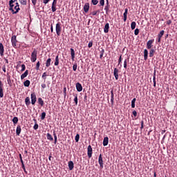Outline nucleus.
Masks as SVG:
<instances>
[{"label":"nucleus","instance_id":"1","mask_svg":"<svg viewBox=\"0 0 177 177\" xmlns=\"http://www.w3.org/2000/svg\"><path fill=\"white\" fill-rule=\"evenodd\" d=\"M37 55H38V51L35 49L30 55V60L32 63H35V62H37Z\"/></svg>","mask_w":177,"mask_h":177},{"label":"nucleus","instance_id":"2","mask_svg":"<svg viewBox=\"0 0 177 177\" xmlns=\"http://www.w3.org/2000/svg\"><path fill=\"white\" fill-rule=\"evenodd\" d=\"M55 30L57 32V35L60 37V34H62V24L60 22H57L55 27Z\"/></svg>","mask_w":177,"mask_h":177},{"label":"nucleus","instance_id":"3","mask_svg":"<svg viewBox=\"0 0 177 177\" xmlns=\"http://www.w3.org/2000/svg\"><path fill=\"white\" fill-rule=\"evenodd\" d=\"M11 42H12V46H13V48H17V39H16V35L12 36Z\"/></svg>","mask_w":177,"mask_h":177},{"label":"nucleus","instance_id":"4","mask_svg":"<svg viewBox=\"0 0 177 177\" xmlns=\"http://www.w3.org/2000/svg\"><path fill=\"white\" fill-rule=\"evenodd\" d=\"M30 99L32 104H35V103L37 102V95L35 94V93H31Z\"/></svg>","mask_w":177,"mask_h":177},{"label":"nucleus","instance_id":"5","mask_svg":"<svg viewBox=\"0 0 177 177\" xmlns=\"http://www.w3.org/2000/svg\"><path fill=\"white\" fill-rule=\"evenodd\" d=\"M92 153H93L92 146L88 145L87 147V156L88 158H91L92 157Z\"/></svg>","mask_w":177,"mask_h":177},{"label":"nucleus","instance_id":"6","mask_svg":"<svg viewBox=\"0 0 177 177\" xmlns=\"http://www.w3.org/2000/svg\"><path fill=\"white\" fill-rule=\"evenodd\" d=\"M98 162L100 164V167L101 168V169H103L104 163H103V157L102 156V153H100L99 156Z\"/></svg>","mask_w":177,"mask_h":177},{"label":"nucleus","instance_id":"7","mask_svg":"<svg viewBox=\"0 0 177 177\" xmlns=\"http://www.w3.org/2000/svg\"><path fill=\"white\" fill-rule=\"evenodd\" d=\"M154 42V39L149 40L147 42V48L151 49L153 48V43Z\"/></svg>","mask_w":177,"mask_h":177},{"label":"nucleus","instance_id":"8","mask_svg":"<svg viewBox=\"0 0 177 177\" xmlns=\"http://www.w3.org/2000/svg\"><path fill=\"white\" fill-rule=\"evenodd\" d=\"M0 97H3V84L0 80Z\"/></svg>","mask_w":177,"mask_h":177},{"label":"nucleus","instance_id":"9","mask_svg":"<svg viewBox=\"0 0 177 177\" xmlns=\"http://www.w3.org/2000/svg\"><path fill=\"white\" fill-rule=\"evenodd\" d=\"M57 4V0H53V2L52 3V12H56V5Z\"/></svg>","mask_w":177,"mask_h":177},{"label":"nucleus","instance_id":"10","mask_svg":"<svg viewBox=\"0 0 177 177\" xmlns=\"http://www.w3.org/2000/svg\"><path fill=\"white\" fill-rule=\"evenodd\" d=\"M4 53L5 48L3 47V44L2 43H0V56L3 57Z\"/></svg>","mask_w":177,"mask_h":177},{"label":"nucleus","instance_id":"11","mask_svg":"<svg viewBox=\"0 0 177 177\" xmlns=\"http://www.w3.org/2000/svg\"><path fill=\"white\" fill-rule=\"evenodd\" d=\"M162 35H164V30H161L160 32V33L158 35L157 41L158 42V44H160V42H161V38H162Z\"/></svg>","mask_w":177,"mask_h":177},{"label":"nucleus","instance_id":"12","mask_svg":"<svg viewBox=\"0 0 177 177\" xmlns=\"http://www.w3.org/2000/svg\"><path fill=\"white\" fill-rule=\"evenodd\" d=\"M76 89L77 92H82V85L80 82L76 83Z\"/></svg>","mask_w":177,"mask_h":177},{"label":"nucleus","instance_id":"13","mask_svg":"<svg viewBox=\"0 0 177 177\" xmlns=\"http://www.w3.org/2000/svg\"><path fill=\"white\" fill-rule=\"evenodd\" d=\"M84 12L88 13L89 12V3H86L84 6Z\"/></svg>","mask_w":177,"mask_h":177},{"label":"nucleus","instance_id":"14","mask_svg":"<svg viewBox=\"0 0 177 177\" xmlns=\"http://www.w3.org/2000/svg\"><path fill=\"white\" fill-rule=\"evenodd\" d=\"M109 28H110V24L109 23H106L104 28V32H105V34H107V32H109Z\"/></svg>","mask_w":177,"mask_h":177},{"label":"nucleus","instance_id":"15","mask_svg":"<svg viewBox=\"0 0 177 177\" xmlns=\"http://www.w3.org/2000/svg\"><path fill=\"white\" fill-rule=\"evenodd\" d=\"M68 167L70 171H73V169H74V162L73 161H69Z\"/></svg>","mask_w":177,"mask_h":177},{"label":"nucleus","instance_id":"16","mask_svg":"<svg viewBox=\"0 0 177 177\" xmlns=\"http://www.w3.org/2000/svg\"><path fill=\"white\" fill-rule=\"evenodd\" d=\"M118 73H119L118 68H115L113 70V75L115 80H118Z\"/></svg>","mask_w":177,"mask_h":177},{"label":"nucleus","instance_id":"17","mask_svg":"<svg viewBox=\"0 0 177 177\" xmlns=\"http://www.w3.org/2000/svg\"><path fill=\"white\" fill-rule=\"evenodd\" d=\"M16 133L17 136H20V133H21V127L20 125L17 127Z\"/></svg>","mask_w":177,"mask_h":177},{"label":"nucleus","instance_id":"18","mask_svg":"<svg viewBox=\"0 0 177 177\" xmlns=\"http://www.w3.org/2000/svg\"><path fill=\"white\" fill-rule=\"evenodd\" d=\"M71 59L74 62V59H75V51H74V48H71Z\"/></svg>","mask_w":177,"mask_h":177},{"label":"nucleus","instance_id":"19","mask_svg":"<svg viewBox=\"0 0 177 177\" xmlns=\"http://www.w3.org/2000/svg\"><path fill=\"white\" fill-rule=\"evenodd\" d=\"M15 10H13V11H12V15H16L17 13H19V10H20V7L19 6H15Z\"/></svg>","mask_w":177,"mask_h":177},{"label":"nucleus","instance_id":"20","mask_svg":"<svg viewBox=\"0 0 177 177\" xmlns=\"http://www.w3.org/2000/svg\"><path fill=\"white\" fill-rule=\"evenodd\" d=\"M14 3H15V1L13 0H10L9 1V5H10L9 10H10L11 12H13V6H15V5H13Z\"/></svg>","mask_w":177,"mask_h":177},{"label":"nucleus","instance_id":"21","mask_svg":"<svg viewBox=\"0 0 177 177\" xmlns=\"http://www.w3.org/2000/svg\"><path fill=\"white\" fill-rule=\"evenodd\" d=\"M25 104L28 107L31 104V101H30V97H26L25 99Z\"/></svg>","mask_w":177,"mask_h":177},{"label":"nucleus","instance_id":"22","mask_svg":"<svg viewBox=\"0 0 177 177\" xmlns=\"http://www.w3.org/2000/svg\"><path fill=\"white\" fill-rule=\"evenodd\" d=\"M111 102L112 104H114V91H111Z\"/></svg>","mask_w":177,"mask_h":177},{"label":"nucleus","instance_id":"23","mask_svg":"<svg viewBox=\"0 0 177 177\" xmlns=\"http://www.w3.org/2000/svg\"><path fill=\"white\" fill-rule=\"evenodd\" d=\"M149 57V51L147 49L144 50V60H147V57Z\"/></svg>","mask_w":177,"mask_h":177},{"label":"nucleus","instance_id":"24","mask_svg":"<svg viewBox=\"0 0 177 177\" xmlns=\"http://www.w3.org/2000/svg\"><path fill=\"white\" fill-rule=\"evenodd\" d=\"M149 50V57H153V56H154V53H156V49L151 48Z\"/></svg>","mask_w":177,"mask_h":177},{"label":"nucleus","instance_id":"25","mask_svg":"<svg viewBox=\"0 0 177 177\" xmlns=\"http://www.w3.org/2000/svg\"><path fill=\"white\" fill-rule=\"evenodd\" d=\"M28 75V70H26L21 75V80H24L26 77Z\"/></svg>","mask_w":177,"mask_h":177},{"label":"nucleus","instance_id":"26","mask_svg":"<svg viewBox=\"0 0 177 177\" xmlns=\"http://www.w3.org/2000/svg\"><path fill=\"white\" fill-rule=\"evenodd\" d=\"M109 145V137H105L103 140V146H107Z\"/></svg>","mask_w":177,"mask_h":177},{"label":"nucleus","instance_id":"27","mask_svg":"<svg viewBox=\"0 0 177 177\" xmlns=\"http://www.w3.org/2000/svg\"><path fill=\"white\" fill-rule=\"evenodd\" d=\"M50 62H52V59L48 58L46 62V67H49L50 66Z\"/></svg>","mask_w":177,"mask_h":177},{"label":"nucleus","instance_id":"28","mask_svg":"<svg viewBox=\"0 0 177 177\" xmlns=\"http://www.w3.org/2000/svg\"><path fill=\"white\" fill-rule=\"evenodd\" d=\"M131 30H135V28H136V22L135 21L131 22Z\"/></svg>","mask_w":177,"mask_h":177},{"label":"nucleus","instance_id":"29","mask_svg":"<svg viewBox=\"0 0 177 177\" xmlns=\"http://www.w3.org/2000/svg\"><path fill=\"white\" fill-rule=\"evenodd\" d=\"M104 10L106 12V15H109V11L110 10V6H105Z\"/></svg>","mask_w":177,"mask_h":177},{"label":"nucleus","instance_id":"30","mask_svg":"<svg viewBox=\"0 0 177 177\" xmlns=\"http://www.w3.org/2000/svg\"><path fill=\"white\" fill-rule=\"evenodd\" d=\"M30 80H26V81L24 82V86H26V87L30 86Z\"/></svg>","mask_w":177,"mask_h":177},{"label":"nucleus","instance_id":"31","mask_svg":"<svg viewBox=\"0 0 177 177\" xmlns=\"http://www.w3.org/2000/svg\"><path fill=\"white\" fill-rule=\"evenodd\" d=\"M38 103L39 104H40V106H44V100H42V98L39 97L38 98Z\"/></svg>","mask_w":177,"mask_h":177},{"label":"nucleus","instance_id":"32","mask_svg":"<svg viewBox=\"0 0 177 177\" xmlns=\"http://www.w3.org/2000/svg\"><path fill=\"white\" fill-rule=\"evenodd\" d=\"M97 13H100V10L93 11L91 13V15H92V16H96V15H97Z\"/></svg>","mask_w":177,"mask_h":177},{"label":"nucleus","instance_id":"33","mask_svg":"<svg viewBox=\"0 0 177 177\" xmlns=\"http://www.w3.org/2000/svg\"><path fill=\"white\" fill-rule=\"evenodd\" d=\"M54 136V144L56 145L57 143V136L56 135V133H53Z\"/></svg>","mask_w":177,"mask_h":177},{"label":"nucleus","instance_id":"34","mask_svg":"<svg viewBox=\"0 0 177 177\" xmlns=\"http://www.w3.org/2000/svg\"><path fill=\"white\" fill-rule=\"evenodd\" d=\"M55 66H59V55H57L55 57Z\"/></svg>","mask_w":177,"mask_h":177},{"label":"nucleus","instance_id":"35","mask_svg":"<svg viewBox=\"0 0 177 177\" xmlns=\"http://www.w3.org/2000/svg\"><path fill=\"white\" fill-rule=\"evenodd\" d=\"M47 139L48 140H53V137H52V135L50 133H47Z\"/></svg>","mask_w":177,"mask_h":177},{"label":"nucleus","instance_id":"36","mask_svg":"<svg viewBox=\"0 0 177 177\" xmlns=\"http://www.w3.org/2000/svg\"><path fill=\"white\" fill-rule=\"evenodd\" d=\"M13 124H17L19 122V118L17 117H14L12 119Z\"/></svg>","mask_w":177,"mask_h":177},{"label":"nucleus","instance_id":"37","mask_svg":"<svg viewBox=\"0 0 177 177\" xmlns=\"http://www.w3.org/2000/svg\"><path fill=\"white\" fill-rule=\"evenodd\" d=\"M91 3L94 6H96L97 3H99V0H91Z\"/></svg>","mask_w":177,"mask_h":177},{"label":"nucleus","instance_id":"38","mask_svg":"<svg viewBox=\"0 0 177 177\" xmlns=\"http://www.w3.org/2000/svg\"><path fill=\"white\" fill-rule=\"evenodd\" d=\"M123 16H124L123 20L125 22V21H127V16H128V12H124V14H123Z\"/></svg>","mask_w":177,"mask_h":177},{"label":"nucleus","instance_id":"39","mask_svg":"<svg viewBox=\"0 0 177 177\" xmlns=\"http://www.w3.org/2000/svg\"><path fill=\"white\" fill-rule=\"evenodd\" d=\"M45 117H46V113L42 112L41 115V120H45Z\"/></svg>","mask_w":177,"mask_h":177},{"label":"nucleus","instance_id":"40","mask_svg":"<svg viewBox=\"0 0 177 177\" xmlns=\"http://www.w3.org/2000/svg\"><path fill=\"white\" fill-rule=\"evenodd\" d=\"M21 5H27V0H19Z\"/></svg>","mask_w":177,"mask_h":177},{"label":"nucleus","instance_id":"41","mask_svg":"<svg viewBox=\"0 0 177 177\" xmlns=\"http://www.w3.org/2000/svg\"><path fill=\"white\" fill-rule=\"evenodd\" d=\"M103 55H104V49H102L100 51V59H102V57H103Z\"/></svg>","mask_w":177,"mask_h":177},{"label":"nucleus","instance_id":"42","mask_svg":"<svg viewBox=\"0 0 177 177\" xmlns=\"http://www.w3.org/2000/svg\"><path fill=\"white\" fill-rule=\"evenodd\" d=\"M75 142H79L80 141V134H77L75 137Z\"/></svg>","mask_w":177,"mask_h":177},{"label":"nucleus","instance_id":"43","mask_svg":"<svg viewBox=\"0 0 177 177\" xmlns=\"http://www.w3.org/2000/svg\"><path fill=\"white\" fill-rule=\"evenodd\" d=\"M74 102L77 106V104H78V97H77V95H75Z\"/></svg>","mask_w":177,"mask_h":177},{"label":"nucleus","instance_id":"44","mask_svg":"<svg viewBox=\"0 0 177 177\" xmlns=\"http://www.w3.org/2000/svg\"><path fill=\"white\" fill-rule=\"evenodd\" d=\"M121 62H122V55H120L119 57L118 66H120V64H121Z\"/></svg>","mask_w":177,"mask_h":177},{"label":"nucleus","instance_id":"45","mask_svg":"<svg viewBox=\"0 0 177 177\" xmlns=\"http://www.w3.org/2000/svg\"><path fill=\"white\" fill-rule=\"evenodd\" d=\"M100 6H104V0H100Z\"/></svg>","mask_w":177,"mask_h":177},{"label":"nucleus","instance_id":"46","mask_svg":"<svg viewBox=\"0 0 177 177\" xmlns=\"http://www.w3.org/2000/svg\"><path fill=\"white\" fill-rule=\"evenodd\" d=\"M39 66H41V64L39 63V62H37V63L36 64V70H39Z\"/></svg>","mask_w":177,"mask_h":177},{"label":"nucleus","instance_id":"47","mask_svg":"<svg viewBox=\"0 0 177 177\" xmlns=\"http://www.w3.org/2000/svg\"><path fill=\"white\" fill-rule=\"evenodd\" d=\"M77 64H75L73 66V71H77Z\"/></svg>","mask_w":177,"mask_h":177},{"label":"nucleus","instance_id":"48","mask_svg":"<svg viewBox=\"0 0 177 177\" xmlns=\"http://www.w3.org/2000/svg\"><path fill=\"white\" fill-rule=\"evenodd\" d=\"M134 34H135V35H139V29L136 28L134 30Z\"/></svg>","mask_w":177,"mask_h":177},{"label":"nucleus","instance_id":"49","mask_svg":"<svg viewBox=\"0 0 177 177\" xmlns=\"http://www.w3.org/2000/svg\"><path fill=\"white\" fill-rule=\"evenodd\" d=\"M47 76L48 75H46V72H44L42 75V78H44V80H46Z\"/></svg>","mask_w":177,"mask_h":177},{"label":"nucleus","instance_id":"50","mask_svg":"<svg viewBox=\"0 0 177 177\" xmlns=\"http://www.w3.org/2000/svg\"><path fill=\"white\" fill-rule=\"evenodd\" d=\"M26 71V65H24V64H22L21 65V71Z\"/></svg>","mask_w":177,"mask_h":177},{"label":"nucleus","instance_id":"51","mask_svg":"<svg viewBox=\"0 0 177 177\" xmlns=\"http://www.w3.org/2000/svg\"><path fill=\"white\" fill-rule=\"evenodd\" d=\"M38 124L35 123L34 127H33V129H35V131H37V129H38Z\"/></svg>","mask_w":177,"mask_h":177},{"label":"nucleus","instance_id":"52","mask_svg":"<svg viewBox=\"0 0 177 177\" xmlns=\"http://www.w3.org/2000/svg\"><path fill=\"white\" fill-rule=\"evenodd\" d=\"M88 46V48H92V46H93V42L89 41Z\"/></svg>","mask_w":177,"mask_h":177},{"label":"nucleus","instance_id":"53","mask_svg":"<svg viewBox=\"0 0 177 177\" xmlns=\"http://www.w3.org/2000/svg\"><path fill=\"white\" fill-rule=\"evenodd\" d=\"M132 113L134 117H136L138 115V112H136V111H133Z\"/></svg>","mask_w":177,"mask_h":177},{"label":"nucleus","instance_id":"54","mask_svg":"<svg viewBox=\"0 0 177 177\" xmlns=\"http://www.w3.org/2000/svg\"><path fill=\"white\" fill-rule=\"evenodd\" d=\"M32 3L33 6H35V5H37V0H32Z\"/></svg>","mask_w":177,"mask_h":177},{"label":"nucleus","instance_id":"55","mask_svg":"<svg viewBox=\"0 0 177 177\" xmlns=\"http://www.w3.org/2000/svg\"><path fill=\"white\" fill-rule=\"evenodd\" d=\"M144 124H145V122H143V120H142V121H141V127H140L141 129H143V128H144Z\"/></svg>","mask_w":177,"mask_h":177},{"label":"nucleus","instance_id":"56","mask_svg":"<svg viewBox=\"0 0 177 177\" xmlns=\"http://www.w3.org/2000/svg\"><path fill=\"white\" fill-rule=\"evenodd\" d=\"M21 167H22V169L24 171V172H26V174H27V171H26V166H24V165H22Z\"/></svg>","mask_w":177,"mask_h":177},{"label":"nucleus","instance_id":"57","mask_svg":"<svg viewBox=\"0 0 177 177\" xmlns=\"http://www.w3.org/2000/svg\"><path fill=\"white\" fill-rule=\"evenodd\" d=\"M127 59H124V68H127Z\"/></svg>","mask_w":177,"mask_h":177},{"label":"nucleus","instance_id":"58","mask_svg":"<svg viewBox=\"0 0 177 177\" xmlns=\"http://www.w3.org/2000/svg\"><path fill=\"white\" fill-rule=\"evenodd\" d=\"M172 23V21H171V20H168V21H167V22H166V24L168 25V26H169V24H171Z\"/></svg>","mask_w":177,"mask_h":177},{"label":"nucleus","instance_id":"59","mask_svg":"<svg viewBox=\"0 0 177 177\" xmlns=\"http://www.w3.org/2000/svg\"><path fill=\"white\" fill-rule=\"evenodd\" d=\"M49 1L50 0H43V3H45V5H46V3L49 2Z\"/></svg>","mask_w":177,"mask_h":177},{"label":"nucleus","instance_id":"60","mask_svg":"<svg viewBox=\"0 0 177 177\" xmlns=\"http://www.w3.org/2000/svg\"><path fill=\"white\" fill-rule=\"evenodd\" d=\"M2 70H3V71L4 73H6V66H3L2 67Z\"/></svg>","mask_w":177,"mask_h":177},{"label":"nucleus","instance_id":"61","mask_svg":"<svg viewBox=\"0 0 177 177\" xmlns=\"http://www.w3.org/2000/svg\"><path fill=\"white\" fill-rule=\"evenodd\" d=\"M41 88H43V89H45V88H46V84H41Z\"/></svg>","mask_w":177,"mask_h":177},{"label":"nucleus","instance_id":"62","mask_svg":"<svg viewBox=\"0 0 177 177\" xmlns=\"http://www.w3.org/2000/svg\"><path fill=\"white\" fill-rule=\"evenodd\" d=\"M50 31H51V32H53V24L50 25Z\"/></svg>","mask_w":177,"mask_h":177},{"label":"nucleus","instance_id":"63","mask_svg":"<svg viewBox=\"0 0 177 177\" xmlns=\"http://www.w3.org/2000/svg\"><path fill=\"white\" fill-rule=\"evenodd\" d=\"M132 109H135V102H131Z\"/></svg>","mask_w":177,"mask_h":177},{"label":"nucleus","instance_id":"64","mask_svg":"<svg viewBox=\"0 0 177 177\" xmlns=\"http://www.w3.org/2000/svg\"><path fill=\"white\" fill-rule=\"evenodd\" d=\"M136 102V98H133L131 101V103H135Z\"/></svg>","mask_w":177,"mask_h":177}]
</instances>
